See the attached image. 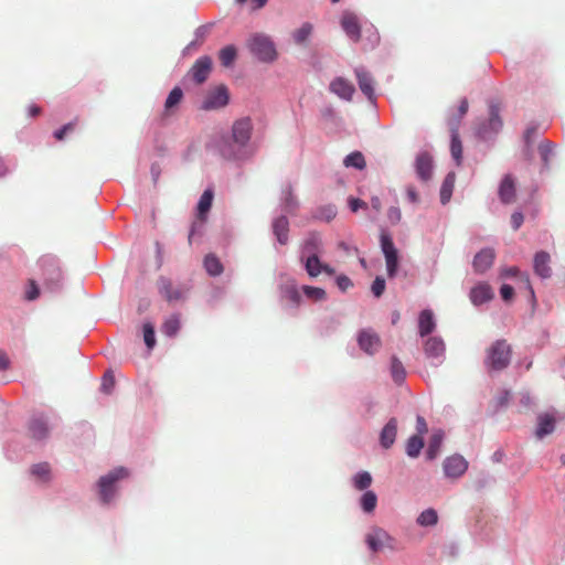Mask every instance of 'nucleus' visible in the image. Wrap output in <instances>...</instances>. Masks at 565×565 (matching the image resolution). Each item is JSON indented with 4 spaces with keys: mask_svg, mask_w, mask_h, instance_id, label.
Listing matches in <instances>:
<instances>
[{
    "mask_svg": "<svg viewBox=\"0 0 565 565\" xmlns=\"http://www.w3.org/2000/svg\"><path fill=\"white\" fill-rule=\"evenodd\" d=\"M523 214L521 212H514L511 215V225L514 230H518L523 223Z\"/></svg>",
    "mask_w": 565,
    "mask_h": 565,
    "instance_id": "61",
    "label": "nucleus"
},
{
    "mask_svg": "<svg viewBox=\"0 0 565 565\" xmlns=\"http://www.w3.org/2000/svg\"><path fill=\"white\" fill-rule=\"evenodd\" d=\"M213 198H214V193L211 189H206L202 193V195L199 200V203H198V214H196L198 221L193 222L190 233H189V243L190 244L192 242L193 235L196 232L198 225L199 224L202 225L206 221L207 213L212 206Z\"/></svg>",
    "mask_w": 565,
    "mask_h": 565,
    "instance_id": "8",
    "label": "nucleus"
},
{
    "mask_svg": "<svg viewBox=\"0 0 565 565\" xmlns=\"http://www.w3.org/2000/svg\"><path fill=\"white\" fill-rule=\"evenodd\" d=\"M510 359H502V360H495V359H484V366L488 370V372H500L508 367L510 364Z\"/></svg>",
    "mask_w": 565,
    "mask_h": 565,
    "instance_id": "49",
    "label": "nucleus"
},
{
    "mask_svg": "<svg viewBox=\"0 0 565 565\" xmlns=\"http://www.w3.org/2000/svg\"><path fill=\"white\" fill-rule=\"evenodd\" d=\"M555 418L550 414H540L537 416V426L535 429V436L539 439H543L547 435H551L555 430Z\"/></svg>",
    "mask_w": 565,
    "mask_h": 565,
    "instance_id": "22",
    "label": "nucleus"
},
{
    "mask_svg": "<svg viewBox=\"0 0 565 565\" xmlns=\"http://www.w3.org/2000/svg\"><path fill=\"white\" fill-rule=\"evenodd\" d=\"M343 163L345 167H353L359 170H362L365 168V159H364V156L362 154V152H360V151H354V152H351L350 154H348L344 158Z\"/></svg>",
    "mask_w": 565,
    "mask_h": 565,
    "instance_id": "43",
    "label": "nucleus"
},
{
    "mask_svg": "<svg viewBox=\"0 0 565 565\" xmlns=\"http://www.w3.org/2000/svg\"><path fill=\"white\" fill-rule=\"evenodd\" d=\"M495 258L494 249L487 247L478 252L472 260V266L476 273L483 274L493 264Z\"/></svg>",
    "mask_w": 565,
    "mask_h": 565,
    "instance_id": "16",
    "label": "nucleus"
},
{
    "mask_svg": "<svg viewBox=\"0 0 565 565\" xmlns=\"http://www.w3.org/2000/svg\"><path fill=\"white\" fill-rule=\"evenodd\" d=\"M381 248L385 257L387 275L393 278L398 269V252L387 233L381 234Z\"/></svg>",
    "mask_w": 565,
    "mask_h": 565,
    "instance_id": "6",
    "label": "nucleus"
},
{
    "mask_svg": "<svg viewBox=\"0 0 565 565\" xmlns=\"http://www.w3.org/2000/svg\"><path fill=\"white\" fill-rule=\"evenodd\" d=\"M360 503L364 512L371 513L376 508L377 497L373 491H365L361 497Z\"/></svg>",
    "mask_w": 565,
    "mask_h": 565,
    "instance_id": "41",
    "label": "nucleus"
},
{
    "mask_svg": "<svg viewBox=\"0 0 565 565\" xmlns=\"http://www.w3.org/2000/svg\"><path fill=\"white\" fill-rule=\"evenodd\" d=\"M396 434L397 420L396 418H391L381 431L380 441L382 447L388 449L394 444Z\"/></svg>",
    "mask_w": 565,
    "mask_h": 565,
    "instance_id": "24",
    "label": "nucleus"
},
{
    "mask_svg": "<svg viewBox=\"0 0 565 565\" xmlns=\"http://www.w3.org/2000/svg\"><path fill=\"white\" fill-rule=\"evenodd\" d=\"M499 198L502 203L510 204L515 199V185L512 177L507 174L499 185Z\"/></svg>",
    "mask_w": 565,
    "mask_h": 565,
    "instance_id": "23",
    "label": "nucleus"
},
{
    "mask_svg": "<svg viewBox=\"0 0 565 565\" xmlns=\"http://www.w3.org/2000/svg\"><path fill=\"white\" fill-rule=\"evenodd\" d=\"M456 182V173L449 172L440 188V202L446 204L450 201Z\"/></svg>",
    "mask_w": 565,
    "mask_h": 565,
    "instance_id": "29",
    "label": "nucleus"
},
{
    "mask_svg": "<svg viewBox=\"0 0 565 565\" xmlns=\"http://www.w3.org/2000/svg\"><path fill=\"white\" fill-rule=\"evenodd\" d=\"M329 87L333 94L345 100H351L355 92L354 86L343 77L334 78Z\"/></svg>",
    "mask_w": 565,
    "mask_h": 565,
    "instance_id": "19",
    "label": "nucleus"
},
{
    "mask_svg": "<svg viewBox=\"0 0 565 565\" xmlns=\"http://www.w3.org/2000/svg\"><path fill=\"white\" fill-rule=\"evenodd\" d=\"M183 98V92L180 87H174L168 95L164 103V116L173 114V109L181 103Z\"/></svg>",
    "mask_w": 565,
    "mask_h": 565,
    "instance_id": "28",
    "label": "nucleus"
},
{
    "mask_svg": "<svg viewBox=\"0 0 565 565\" xmlns=\"http://www.w3.org/2000/svg\"><path fill=\"white\" fill-rule=\"evenodd\" d=\"M371 290L373 295L379 298L381 297L385 291V280L382 277H376L371 286Z\"/></svg>",
    "mask_w": 565,
    "mask_h": 565,
    "instance_id": "55",
    "label": "nucleus"
},
{
    "mask_svg": "<svg viewBox=\"0 0 565 565\" xmlns=\"http://www.w3.org/2000/svg\"><path fill=\"white\" fill-rule=\"evenodd\" d=\"M250 52L262 62H273L277 57V52L273 41L265 35H253L248 41Z\"/></svg>",
    "mask_w": 565,
    "mask_h": 565,
    "instance_id": "3",
    "label": "nucleus"
},
{
    "mask_svg": "<svg viewBox=\"0 0 565 565\" xmlns=\"http://www.w3.org/2000/svg\"><path fill=\"white\" fill-rule=\"evenodd\" d=\"M365 541L372 552H379L384 547L393 548L394 542L390 534L381 527H374L367 533Z\"/></svg>",
    "mask_w": 565,
    "mask_h": 565,
    "instance_id": "9",
    "label": "nucleus"
},
{
    "mask_svg": "<svg viewBox=\"0 0 565 565\" xmlns=\"http://www.w3.org/2000/svg\"><path fill=\"white\" fill-rule=\"evenodd\" d=\"M387 217L392 223H398L402 218L401 210L396 206L390 207L387 211Z\"/></svg>",
    "mask_w": 565,
    "mask_h": 565,
    "instance_id": "58",
    "label": "nucleus"
},
{
    "mask_svg": "<svg viewBox=\"0 0 565 565\" xmlns=\"http://www.w3.org/2000/svg\"><path fill=\"white\" fill-rule=\"evenodd\" d=\"M159 294L169 302L178 301L183 298L184 290L181 287H177L173 282L166 277H160L158 280Z\"/></svg>",
    "mask_w": 565,
    "mask_h": 565,
    "instance_id": "14",
    "label": "nucleus"
},
{
    "mask_svg": "<svg viewBox=\"0 0 565 565\" xmlns=\"http://www.w3.org/2000/svg\"><path fill=\"white\" fill-rule=\"evenodd\" d=\"M143 340L150 350L156 345L154 327L150 322L143 324Z\"/></svg>",
    "mask_w": 565,
    "mask_h": 565,
    "instance_id": "50",
    "label": "nucleus"
},
{
    "mask_svg": "<svg viewBox=\"0 0 565 565\" xmlns=\"http://www.w3.org/2000/svg\"><path fill=\"white\" fill-rule=\"evenodd\" d=\"M419 334L425 337L431 333L435 329L434 315L431 310L425 309L420 312L418 318Z\"/></svg>",
    "mask_w": 565,
    "mask_h": 565,
    "instance_id": "26",
    "label": "nucleus"
},
{
    "mask_svg": "<svg viewBox=\"0 0 565 565\" xmlns=\"http://www.w3.org/2000/svg\"><path fill=\"white\" fill-rule=\"evenodd\" d=\"M230 102L228 89L225 85H218L209 90L203 103L202 109L214 110L225 107Z\"/></svg>",
    "mask_w": 565,
    "mask_h": 565,
    "instance_id": "7",
    "label": "nucleus"
},
{
    "mask_svg": "<svg viewBox=\"0 0 565 565\" xmlns=\"http://www.w3.org/2000/svg\"><path fill=\"white\" fill-rule=\"evenodd\" d=\"M128 476V470L124 467H119L100 477L98 481V492L103 503L108 504L114 499L116 493V482L127 478Z\"/></svg>",
    "mask_w": 565,
    "mask_h": 565,
    "instance_id": "2",
    "label": "nucleus"
},
{
    "mask_svg": "<svg viewBox=\"0 0 565 565\" xmlns=\"http://www.w3.org/2000/svg\"><path fill=\"white\" fill-rule=\"evenodd\" d=\"M355 73L361 92L367 96V98L372 99L374 96V87L371 75L364 71H356Z\"/></svg>",
    "mask_w": 565,
    "mask_h": 565,
    "instance_id": "27",
    "label": "nucleus"
},
{
    "mask_svg": "<svg viewBox=\"0 0 565 565\" xmlns=\"http://www.w3.org/2000/svg\"><path fill=\"white\" fill-rule=\"evenodd\" d=\"M204 268L211 276H220L223 273V265L214 254L205 256Z\"/></svg>",
    "mask_w": 565,
    "mask_h": 565,
    "instance_id": "31",
    "label": "nucleus"
},
{
    "mask_svg": "<svg viewBox=\"0 0 565 565\" xmlns=\"http://www.w3.org/2000/svg\"><path fill=\"white\" fill-rule=\"evenodd\" d=\"M237 51L234 45H226L218 53V58L224 67H230L236 60Z\"/></svg>",
    "mask_w": 565,
    "mask_h": 565,
    "instance_id": "36",
    "label": "nucleus"
},
{
    "mask_svg": "<svg viewBox=\"0 0 565 565\" xmlns=\"http://www.w3.org/2000/svg\"><path fill=\"white\" fill-rule=\"evenodd\" d=\"M313 25L310 22H305L299 29L292 32L295 43L305 44L312 34Z\"/></svg>",
    "mask_w": 565,
    "mask_h": 565,
    "instance_id": "34",
    "label": "nucleus"
},
{
    "mask_svg": "<svg viewBox=\"0 0 565 565\" xmlns=\"http://www.w3.org/2000/svg\"><path fill=\"white\" fill-rule=\"evenodd\" d=\"M337 285L342 291H345L353 286L351 279L344 275L337 278Z\"/></svg>",
    "mask_w": 565,
    "mask_h": 565,
    "instance_id": "59",
    "label": "nucleus"
},
{
    "mask_svg": "<svg viewBox=\"0 0 565 565\" xmlns=\"http://www.w3.org/2000/svg\"><path fill=\"white\" fill-rule=\"evenodd\" d=\"M449 129L451 131V156L459 162V141L457 132V119L451 117L448 121Z\"/></svg>",
    "mask_w": 565,
    "mask_h": 565,
    "instance_id": "38",
    "label": "nucleus"
},
{
    "mask_svg": "<svg viewBox=\"0 0 565 565\" xmlns=\"http://www.w3.org/2000/svg\"><path fill=\"white\" fill-rule=\"evenodd\" d=\"M391 374L396 384H402L406 376L405 369L396 356H393L391 361Z\"/></svg>",
    "mask_w": 565,
    "mask_h": 565,
    "instance_id": "40",
    "label": "nucleus"
},
{
    "mask_svg": "<svg viewBox=\"0 0 565 565\" xmlns=\"http://www.w3.org/2000/svg\"><path fill=\"white\" fill-rule=\"evenodd\" d=\"M358 343L361 350L372 355L381 348V339L379 334L371 329H364L359 332Z\"/></svg>",
    "mask_w": 565,
    "mask_h": 565,
    "instance_id": "11",
    "label": "nucleus"
},
{
    "mask_svg": "<svg viewBox=\"0 0 565 565\" xmlns=\"http://www.w3.org/2000/svg\"><path fill=\"white\" fill-rule=\"evenodd\" d=\"M511 399V392L509 390H501L492 399L493 412L498 413L504 409Z\"/></svg>",
    "mask_w": 565,
    "mask_h": 565,
    "instance_id": "37",
    "label": "nucleus"
},
{
    "mask_svg": "<svg viewBox=\"0 0 565 565\" xmlns=\"http://www.w3.org/2000/svg\"><path fill=\"white\" fill-rule=\"evenodd\" d=\"M406 195L411 203L416 204L419 202L418 193L416 192V190L413 186L407 188Z\"/></svg>",
    "mask_w": 565,
    "mask_h": 565,
    "instance_id": "64",
    "label": "nucleus"
},
{
    "mask_svg": "<svg viewBox=\"0 0 565 565\" xmlns=\"http://www.w3.org/2000/svg\"><path fill=\"white\" fill-rule=\"evenodd\" d=\"M180 317L179 315H171L169 318L166 319L161 327L162 333H164L168 337H173L178 333L180 329Z\"/></svg>",
    "mask_w": 565,
    "mask_h": 565,
    "instance_id": "33",
    "label": "nucleus"
},
{
    "mask_svg": "<svg viewBox=\"0 0 565 565\" xmlns=\"http://www.w3.org/2000/svg\"><path fill=\"white\" fill-rule=\"evenodd\" d=\"M500 296L504 301H511L514 297V288L511 285L503 284L500 288Z\"/></svg>",
    "mask_w": 565,
    "mask_h": 565,
    "instance_id": "57",
    "label": "nucleus"
},
{
    "mask_svg": "<svg viewBox=\"0 0 565 565\" xmlns=\"http://www.w3.org/2000/svg\"><path fill=\"white\" fill-rule=\"evenodd\" d=\"M253 125L249 118L245 117L236 120L232 127L233 145H224L221 148L222 154L227 159L238 158V152L246 147L250 140Z\"/></svg>",
    "mask_w": 565,
    "mask_h": 565,
    "instance_id": "1",
    "label": "nucleus"
},
{
    "mask_svg": "<svg viewBox=\"0 0 565 565\" xmlns=\"http://www.w3.org/2000/svg\"><path fill=\"white\" fill-rule=\"evenodd\" d=\"M322 253V241L319 234L310 233L303 241L301 247V260H303L307 256H318Z\"/></svg>",
    "mask_w": 565,
    "mask_h": 565,
    "instance_id": "18",
    "label": "nucleus"
},
{
    "mask_svg": "<svg viewBox=\"0 0 565 565\" xmlns=\"http://www.w3.org/2000/svg\"><path fill=\"white\" fill-rule=\"evenodd\" d=\"M533 270L541 279H548L552 276L551 256L545 250H540L533 258Z\"/></svg>",
    "mask_w": 565,
    "mask_h": 565,
    "instance_id": "15",
    "label": "nucleus"
},
{
    "mask_svg": "<svg viewBox=\"0 0 565 565\" xmlns=\"http://www.w3.org/2000/svg\"><path fill=\"white\" fill-rule=\"evenodd\" d=\"M337 215V207L332 204L319 207L315 213V218L330 222Z\"/></svg>",
    "mask_w": 565,
    "mask_h": 565,
    "instance_id": "47",
    "label": "nucleus"
},
{
    "mask_svg": "<svg viewBox=\"0 0 565 565\" xmlns=\"http://www.w3.org/2000/svg\"><path fill=\"white\" fill-rule=\"evenodd\" d=\"M212 70V58L207 55L199 57L191 70L189 71V76L195 84L204 83Z\"/></svg>",
    "mask_w": 565,
    "mask_h": 565,
    "instance_id": "10",
    "label": "nucleus"
},
{
    "mask_svg": "<svg viewBox=\"0 0 565 565\" xmlns=\"http://www.w3.org/2000/svg\"><path fill=\"white\" fill-rule=\"evenodd\" d=\"M555 145L548 140H544L539 146V152L543 161L544 168H548L550 159L553 156Z\"/></svg>",
    "mask_w": 565,
    "mask_h": 565,
    "instance_id": "45",
    "label": "nucleus"
},
{
    "mask_svg": "<svg viewBox=\"0 0 565 565\" xmlns=\"http://www.w3.org/2000/svg\"><path fill=\"white\" fill-rule=\"evenodd\" d=\"M115 386V376L113 372L108 371L104 374L102 381V391L109 394Z\"/></svg>",
    "mask_w": 565,
    "mask_h": 565,
    "instance_id": "53",
    "label": "nucleus"
},
{
    "mask_svg": "<svg viewBox=\"0 0 565 565\" xmlns=\"http://www.w3.org/2000/svg\"><path fill=\"white\" fill-rule=\"evenodd\" d=\"M341 26L345 34L353 41L361 39V25L358 15L351 11H344L341 17Z\"/></svg>",
    "mask_w": 565,
    "mask_h": 565,
    "instance_id": "12",
    "label": "nucleus"
},
{
    "mask_svg": "<svg viewBox=\"0 0 565 565\" xmlns=\"http://www.w3.org/2000/svg\"><path fill=\"white\" fill-rule=\"evenodd\" d=\"M494 297L493 289L488 282H479L469 292L470 301L473 306L479 307L489 302Z\"/></svg>",
    "mask_w": 565,
    "mask_h": 565,
    "instance_id": "13",
    "label": "nucleus"
},
{
    "mask_svg": "<svg viewBox=\"0 0 565 565\" xmlns=\"http://www.w3.org/2000/svg\"><path fill=\"white\" fill-rule=\"evenodd\" d=\"M31 473L36 477L40 481L46 482L50 480L51 468L47 462H40L33 465L31 468Z\"/></svg>",
    "mask_w": 565,
    "mask_h": 565,
    "instance_id": "42",
    "label": "nucleus"
},
{
    "mask_svg": "<svg viewBox=\"0 0 565 565\" xmlns=\"http://www.w3.org/2000/svg\"><path fill=\"white\" fill-rule=\"evenodd\" d=\"M75 127H76V120L64 125L61 129H58L54 132L55 139L58 141H62L68 132H73L75 130Z\"/></svg>",
    "mask_w": 565,
    "mask_h": 565,
    "instance_id": "54",
    "label": "nucleus"
},
{
    "mask_svg": "<svg viewBox=\"0 0 565 565\" xmlns=\"http://www.w3.org/2000/svg\"><path fill=\"white\" fill-rule=\"evenodd\" d=\"M440 444H441V436L435 434L431 437V439L429 441L428 449H427V457L429 459H434L437 456L439 447H440Z\"/></svg>",
    "mask_w": 565,
    "mask_h": 565,
    "instance_id": "52",
    "label": "nucleus"
},
{
    "mask_svg": "<svg viewBox=\"0 0 565 565\" xmlns=\"http://www.w3.org/2000/svg\"><path fill=\"white\" fill-rule=\"evenodd\" d=\"M521 274L520 269L518 267H508L503 268L500 273L501 278H513Z\"/></svg>",
    "mask_w": 565,
    "mask_h": 565,
    "instance_id": "60",
    "label": "nucleus"
},
{
    "mask_svg": "<svg viewBox=\"0 0 565 565\" xmlns=\"http://www.w3.org/2000/svg\"><path fill=\"white\" fill-rule=\"evenodd\" d=\"M415 167L420 180H430L433 175V158L428 152H422L417 156Z\"/></svg>",
    "mask_w": 565,
    "mask_h": 565,
    "instance_id": "20",
    "label": "nucleus"
},
{
    "mask_svg": "<svg viewBox=\"0 0 565 565\" xmlns=\"http://www.w3.org/2000/svg\"><path fill=\"white\" fill-rule=\"evenodd\" d=\"M445 476L456 480L459 477V457L451 456L444 461Z\"/></svg>",
    "mask_w": 565,
    "mask_h": 565,
    "instance_id": "35",
    "label": "nucleus"
},
{
    "mask_svg": "<svg viewBox=\"0 0 565 565\" xmlns=\"http://www.w3.org/2000/svg\"><path fill=\"white\" fill-rule=\"evenodd\" d=\"M416 429H417L419 435H424V434L427 433V430H428L427 423H426L424 417L417 416V418H416Z\"/></svg>",
    "mask_w": 565,
    "mask_h": 565,
    "instance_id": "62",
    "label": "nucleus"
},
{
    "mask_svg": "<svg viewBox=\"0 0 565 565\" xmlns=\"http://www.w3.org/2000/svg\"><path fill=\"white\" fill-rule=\"evenodd\" d=\"M273 232L281 245L288 243L289 221L286 216H279L273 222Z\"/></svg>",
    "mask_w": 565,
    "mask_h": 565,
    "instance_id": "25",
    "label": "nucleus"
},
{
    "mask_svg": "<svg viewBox=\"0 0 565 565\" xmlns=\"http://www.w3.org/2000/svg\"><path fill=\"white\" fill-rule=\"evenodd\" d=\"M282 298L290 301L292 305L298 306L301 300V296L295 285H287L282 288Z\"/></svg>",
    "mask_w": 565,
    "mask_h": 565,
    "instance_id": "48",
    "label": "nucleus"
},
{
    "mask_svg": "<svg viewBox=\"0 0 565 565\" xmlns=\"http://www.w3.org/2000/svg\"><path fill=\"white\" fill-rule=\"evenodd\" d=\"M512 355V348L504 339L495 340L487 350L486 359H510Z\"/></svg>",
    "mask_w": 565,
    "mask_h": 565,
    "instance_id": "17",
    "label": "nucleus"
},
{
    "mask_svg": "<svg viewBox=\"0 0 565 565\" xmlns=\"http://www.w3.org/2000/svg\"><path fill=\"white\" fill-rule=\"evenodd\" d=\"M302 290L308 298L315 300H323L326 298V291L319 287L303 286Z\"/></svg>",
    "mask_w": 565,
    "mask_h": 565,
    "instance_id": "51",
    "label": "nucleus"
},
{
    "mask_svg": "<svg viewBox=\"0 0 565 565\" xmlns=\"http://www.w3.org/2000/svg\"><path fill=\"white\" fill-rule=\"evenodd\" d=\"M39 267L45 287L50 290L56 289L62 278L57 260L52 256H43L39 259Z\"/></svg>",
    "mask_w": 565,
    "mask_h": 565,
    "instance_id": "5",
    "label": "nucleus"
},
{
    "mask_svg": "<svg viewBox=\"0 0 565 565\" xmlns=\"http://www.w3.org/2000/svg\"><path fill=\"white\" fill-rule=\"evenodd\" d=\"M425 353L429 358H438L445 351L444 342L438 338H429L424 347Z\"/></svg>",
    "mask_w": 565,
    "mask_h": 565,
    "instance_id": "30",
    "label": "nucleus"
},
{
    "mask_svg": "<svg viewBox=\"0 0 565 565\" xmlns=\"http://www.w3.org/2000/svg\"><path fill=\"white\" fill-rule=\"evenodd\" d=\"M372 476L367 471L358 472L353 478V486L356 490H366L372 483Z\"/></svg>",
    "mask_w": 565,
    "mask_h": 565,
    "instance_id": "46",
    "label": "nucleus"
},
{
    "mask_svg": "<svg viewBox=\"0 0 565 565\" xmlns=\"http://www.w3.org/2000/svg\"><path fill=\"white\" fill-rule=\"evenodd\" d=\"M424 447V440L420 436L415 435L412 436L406 444V454L412 457L416 458L420 454V450Z\"/></svg>",
    "mask_w": 565,
    "mask_h": 565,
    "instance_id": "39",
    "label": "nucleus"
},
{
    "mask_svg": "<svg viewBox=\"0 0 565 565\" xmlns=\"http://www.w3.org/2000/svg\"><path fill=\"white\" fill-rule=\"evenodd\" d=\"M29 435L31 438L42 440L49 435V424L43 416H35L29 423Z\"/></svg>",
    "mask_w": 565,
    "mask_h": 565,
    "instance_id": "21",
    "label": "nucleus"
},
{
    "mask_svg": "<svg viewBox=\"0 0 565 565\" xmlns=\"http://www.w3.org/2000/svg\"><path fill=\"white\" fill-rule=\"evenodd\" d=\"M307 274L310 277H317L321 274L322 263L320 262L319 255L307 256L303 260Z\"/></svg>",
    "mask_w": 565,
    "mask_h": 565,
    "instance_id": "32",
    "label": "nucleus"
},
{
    "mask_svg": "<svg viewBox=\"0 0 565 565\" xmlns=\"http://www.w3.org/2000/svg\"><path fill=\"white\" fill-rule=\"evenodd\" d=\"M40 296V288L34 279L29 280V287L25 291V298L30 301L35 300Z\"/></svg>",
    "mask_w": 565,
    "mask_h": 565,
    "instance_id": "56",
    "label": "nucleus"
},
{
    "mask_svg": "<svg viewBox=\"0 0 565 565\" xmlns=\"http://www.w3.org/2000/svg\"><path fill=\"white\" fill-rule=\"evenodd\" d=\"M437 521L438 514L434 509H427L423 511L417 518V523L420 526H433L437 523Z\"/></svg>",
    "mask_w": 565,
    "mask_h": 565,
    "instance_id": "44",
    "label": "nucleus"
},
{
    "mask_svg": "<svg viewBox=\"0 0 565 565\" xmlns=\"http://www.w3.org/2000/svg\"><path fill=\"white\" fill-rule=\"evenodd\" d=\"M502 128V120L499 115V107L491 104L489 107V118L480 122L476 135L483 141L491 140Z\"/></svg>",
    "mask_w": 565,
    "mask_h": 565,
    "instance_id": "4",
    "label": "nucleus"
},
{
    "mask_svg": "<svg viewBox=\"0 0 565 565\" xmlns=\"http://www.w3.org/2000/svg\"><path fill=\"white\" fill-rule=\"evenodd\" d=\"M349 206L352 212H356L360 207H365L366 203L360 199L351 198L349 200Z\"/></svg>",
    "mask_w": 565,
    "mask_h": 565,
    "instance_id": "63",
    "label": "nucleus"
}]
</instances>
